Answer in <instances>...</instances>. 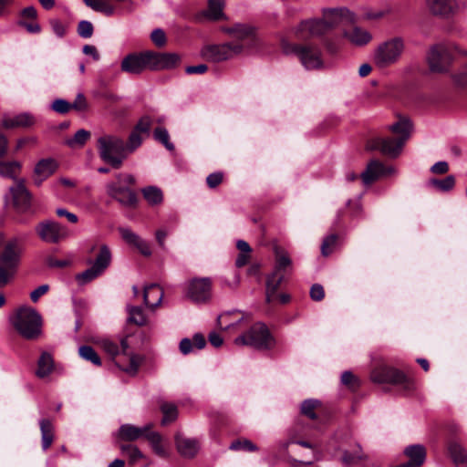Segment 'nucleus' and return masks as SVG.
Wrapping results in <instances>:
<instances>
[{
    "label": "nucleus",
    "instance_id": "1",
    "mask_svg": "<svg viewBox=\"0 0 467 467\" xmlns=\"http://www.w3.org/2000/svg\"><path fill=\"white\" fill-rule=\"evenodd\" d=\"M179 62L180 57L175 53L144 51L126 56L121 61L120 68L123 72L139 75L147 69H171L175 67Z\"/></svg>",
    "mask_w": 467,
    "mask_h": 467
},
{
    "label": "nucleus",
    "instance_id": "2",
    "mask_svg": "<svg viewBox=\"0 0 467 467\" xmlns=\"http://www.w3.org/2000/svg\"><path fill=\"white\" fill-rule=\"evenodd\" d=\"M26 250L24 240L13 236L5 240L0 249V288L16 275Z\"/></svg>",
    "mask_w": 467,
    "mask_h": 467
},
{
    "label": "nucleus",
    "instance_id": "3",
    "mask_svg": "<svg viewBox=\"0 0 467 467\" xmlns=\"http://www.w3.org/2000/svg\"><path fill=\"white\" fill-rule=\"evenodd\" d=\"M389 130L397 134L398 138H375L368 142L367 148L370 150H378L389 157H397L410 136L412 124L410 119L401 118L392 124Z\"/></svg>",
    "mask_w": 467,
    "mask_h": 467
},
{
    "label": "nucleus",
    "instance_id": "4",
    "mask_svg": "<svg viewBox=\"0 0 467 467\" xmlns=\"http://www.w3.org/2000/svg\"><path fill=\"white\" fill-rule=\"evenodd\" d=\"M130 337H104L99 341V347L110 357L112 360L119 355L129 358V365L123 368V371L129 375L134 376L138 373L139 368L143 361L142 356L130 352Z\"/></svg>",
    "mask_w": 467,
    "mask_h": 467
},
{
    "label": "nucleus",
    "instance_id": "5",
    "mask_svg": "<svg viewBox=\"0 0 467 467\" xmlns=\"http://www.w3.org/2000/svg\"><path fill=\"white\" fill-rule=\"evenodd\" d=\"M99 158L114 169H119L128 158L125 141L115 134H103L97 140Z\"/></svg>",
    "mask_w": 467,
    "mask_h": 467
},
{
    "label": "nucleus",
    "instance_id": "6",
    "mask_svg": "<svg viewBox=\"0 0 467 467\" xmlns=\"http://www.w3.org/2000/svg\"><path fill=\"white\" fill-rule=\"evenodd\" d=\"M9 320L17 333L26 339H36L41 334V316L32 307L17 308Z\"/></svg>",
    "mask_w": 467,
    "mask_h": 467
},
{
    "label": "nucleus",
    "instance_id": "7",
    "mask_svg": "<svg viewBox=\"0 0 467 467\" xmlns=\"http://www.w3.org/2000/svg\"><path fill=\"white\" fill-rule=\"evenodd\" d=\"M282 48L286 55H294L306 70H321L326 68L322 50L317 45L282 43Z\"/></svg>",
    "mask_w": 467,
    "mask_h": 467
},
{
    "label": "nucleus",
    "instance_id": "8",
    "mask_svg": "<svg viewBox=\"0 0 467 467\" xmlns=\"http://www.w3.org/2000/svg\"><path fill=\"white\" fill-rule=\"evenodd\" d=\"M405 51V42L400 36L379 43L373 50L372 63L379 69L389 68L400 62Z\"/></svg>",
    "mask_w": 467,
    "mask_h": 467
},
{
    "label": "nucleus",
    "instance_id": "9",
    "mask_svg": "<svg viewBox=\"0 0 467 467\" xmlns=\"http://www.w3.org/2000/svg\"><path fill=\"white\" fill-rule=\"evenodd\" d=\"M134 183L135 179L131 174L119 173L115 182H109L106 185L107 193L123 206H134L137 202V196L128 187V185Z\"/></svg>",
    "mask_w": 467,
    "mask_h": 467
},
{
    "label": "nucleus",
    "instance_id": "10",
    "mask_svg": "<svg viewBox=\"0 0 467 467\" xmlns=\"http://www.w3.org/2000/svg\"><path fill=\"white\" fill-rule=\"evenodd\" d=\"M238 346H250L257 349H269L274 347L275 339L267 327L261 322L254 324L249 330L234 339Z\"/></svg>",
    "mask_w": 467,
    "mask_h": 467
},
{
    "label": "nucleus",
    "instance_id": "11",
    "mask_svg": "<svg viewBox=\"0 0 467 467\" xmlns=\"http://www.w3.org/2000/svg\"><path fill=\"white\" fill-rule=\"evenodd\" d=\"M370 378L376 383H389L399 386L404 392H410L414 389V381L402 371L392 367L380 365L371 371Z\"/></svg>",
    "mask_w": 467,
    "mask_h": 467
},
{
    "label": "nucleus",
    "instance_id": "12",
    "mask_svg": "<svg viewBox=\"0 0 467 467\" xmlns=\"http://www.w3.org/2000/svg\"><path fill=\"white\" fill-rule=\"evenodd\" d=\"M292 261L288 254L283 251L276 250L275 265L273 273L266 280V300L272 302L276 297V291L285 278V271L291 267Z\"/></svg>",
    "mask_w": 467,
    "mask_h": 467
},
{
    "label": "nucleus",
    "instance_id": "13",
    "mask_svg": "<svg viewBox=\"0 0 467 467\" xmlns=\"http://www.w3.org/2000/svg\"><path fill=\"white\" fill-rule=\"evenodd\" d=\"M88 263L91 264V266L76 275V280L81 285L100 276L109 266L111 263V252L109 248L106 244L101 245L95 260L93 262L88 261Z\"/></svg>",
    "mask_w": 467,
    "mask_h": 467
},
{
    "label": "nucleus",
    "instance_id": "14",
    "mask_svg": "<svg viewBox=\"0 0 467 467\" xmlns=\"http://www.w3.org/2000/svg\"><path fill=\"white\" fill-rule=\"evenodd\" d=\"M244 46L240 43L208 45L202 47V56L208 61L222 62L240 54Z\"/></svg>",
    "mask_w": 467,
    "mask_h": 467
},
{
    "label": "nucleus",
    "instance_id": "15",
    "mask_svg": "<svg viewBox=\"0 0 467 467\" xmlns=\"http://www.w3.org/2000/svg\"><path fill=\"white\" fill-rule=\"evenodd\" d=\"M36 232L39 238L47 244H57L69 234L66 226L51 220L40 222L36 226Z\"/></svg>",
    "mask_w": 467,
    "mask_h": 467
},
{
    "label": "nucleus",
    "instance_id": "16",
    "mask_svg": "<svg viewBox=\"0 0 467 467\" xmlns=\"http://www.w3.org/2000/svg\"><path fill=\"white\" fill-rule=\"evenodd\" d=\"M210 277L192 278L187 284V296L197 304L206 303L212 296Z\"/></svg>",
    "mask_w": 467,
    "mask_h": 467
},
{
    "label": "nucleus",
    "instance_id": "17",
    "mask_svg": "<svg viewBox=\"0 0 467 467\" xmlns=\"http://www.w3.org/2000/svg\"><path fill=\"white\" fill-rule=\"evenodd\" d=\"M427 59L431 72L442 73L448 70L451 56L447 47L437 45L431 48Z\"/></svg>",
    "mask_w": 467,
    "mask_h": 467
},
{
    "label": "nucleus",
    "instance_id": "18",
    "mask_svg": "<svg viewBox=\"0 0 467 467\" xmlns=\"http://www.w3.org/2000/svg\"><path fill=\"white\" fill-rule=\"evenodd\" d=\"M328 31L323 19H307L302 21L296 30L297 37L307 39L310 37L319 36Z\"/></svg>",
    "mask_w": 467,
    "mask_h": 467
},
{
    "label": "nucleus",
    "instance_id": "19",
    "mask_svg": "<svg viewBox=\"0 0 467 467\" xmlns=\"http://www.w3.org/2000/svg\"><path fill=\"white\" fill-rule=\"evenodd\" d=\"M395 173L392 166H385L382 162L372 160L367 165L366 170L360 174L361 180L365 185H369L381 176Z\"/></svg>",
    "mask_w": 467,
    "mask_h": 467
},
{
    "label": "nucleus",
    "instance_id": "20",
    "mask_svg": "<svg viewBox=\"0 0 467 467\" xmlns=\"http://www.w3.org/2000/svg\"><path fill=\"white\" fill-rule=\"evenodd\" d=\"M13 205L17 213H26L31 207V195L26 188L24 182L19 181L10 188Z\"/></svg>",
    "mask_w": 467,
    "mask_h": 467
},
{
    "label": "nucleus",
    "instance_id": "21",
    "mask_svg": "<svg viewBox=\"0 0 467 467\" xmlns=\"http://www.w3.org/2000/svg\"><path fill=\"white\" fill-rule=\"evenodd\" d=\"M322 19L329 31L344 21H352L353 15L347 8L324 9Z\"/></svg>",
    "mask_w": 467,
    "mask_h": 467
},
{
    "label": "nucleus",
    "instance_id": "22",
    "mask_svg": "<svg viewBox=\"0 0 467 467\" xmlns=\"http://www.w3.org/2000/svg\"><path fill=\"white\" fill-rule=\"evenodd\" d=\"M119 232L122 239L130 245L135 246L144 256H150L152 252L150 244L142 239L131 229L127 227H119Z\"/></svg>",
    "mask_w": 467,
    "mask_h": 467
},
{
    "label": "nucleus",
    "instance_id": "23",
    "mask_svg": "<svg viewBox=\"0 0 467 467\" xmlns=\"http://www.w3.org/2000/svg\"><path fill=\"white\" fill-rule=\"evenodd\" d=\"M429 11L436 16L448 17L458 8L456 0H426Z\"/></svg>",
    "mask_w": 467,
    "mask_h": 467
},
{
    "label": "nucleus",
    "instance_id": "24",
    "mask_svg": "<svg viewBox=\"0 0 467 467\" xmlns=\"http://www.w3.org/2000/svg\"><path fill=\"white\" fill-rule=\"evenodd\" d=\"M57 169V163L54 159L40 160L34 169V182L40 186L42 182L50 177Z\"/></svg>",
    "mask_w": 467,
    "mask_h": 467
},
{
    "label": "nucleus",
    "instance_id": "25",
    "mask_svg": "<svg viewBox=\"0 0 467 467\" xmlns=\"http://www.w3.org/2000/svg\"><path fill=\"white\" fill-rule=\"evenodd\" d=\"M35 123V118L28 112H23L16 116L4 115L1 125L5 129H16L30 127Z\"/></svg>",
    "mask_w": 467,
    "mask_h": 467
},
{
    "label": "nucleus",
    "instance_id": "26",
    "mask_svg": "<svg viewBox=\"0 0 467 467\" xmlns=\"http://www.w3.org/2000/svg\"><path fill=\"white\" fill-rule=\"evenodd\" d=\"M163 298V291L157 284H150L144 286L143 289V301L144 304L151 308L155 309L159 306Z\"/></svg>",
    "mask_w": 467,
    "mask_h": 467
},
{
    "label": "nucleus",
    "instance_id": "27",
    "mask_svg": "<svg viewBox=\"0 0 467 467\" xmlns=\"http://www.w3.org/2000/svg\"><path fill=\"white\" fill-rule=\"evenodd\" d=\"M175 442L179 453L183 457L192 458L196 455L199 450L198 441L194 439L177 435Z\"/></svg>",
    "mask_w": 467,
    "mask_h": 467
},
{
    "label": "nucleus",
    "instance_id": "28",
    "mask_svg": "<svg viewBox=\"0 0 467 467\" xmlns=\"http://www.w3.org/2000/svg\"><path fill=\"white\" fill-rule=\"evenodd\" d=\"M150 429V425L139 428L131 424H123L119 429V438L121 441H132L145 437L146 432Z\"/></svg>",
    "mask_w": 467,
    "mask_h": 467
},
{
    "label": "nucleus",
    "instance_id": "29",
    "mask_svg": "<svg viewBox=\"0 0 467 467\" xmlns=\"http://www.w3.org/2000/svg\"><path fill=\"white\" fill-rule=\"evenodd\" d=\"M22 164L18 161H7L0 159V177L17 180L21 172Z\"/></svg>",
    "mask_w": 467,
    "mask_h": 467
},
{
    "label": "nucleus",
    "instance_id": "30",
    "mask_svg": "<svg viewBox=\"0 0 467 467\" xmlns=\"http://www.w3.org/2000/svg\"><path fill=\"white\" fill-rule=\"evenodd\" d=\"M222 31L239 41L254 38V28L244 24H236L233 26L223 27Z\"/></svg>",
    "mask_w": 467,
    "mask_h": 467
},
{
    "label": "nucleus",
    "instance_id": "31",
    "mask_svg": "<svg viewBox=\"0 0 467 467\" xmlns=\"http://www.w3.org/2000/svg\"><path fill=\"white\" fill-rule=\"evenodd\" d=\"M404 454L416 467H420L426 459V450L420 444H413L405 448Z\"/></svg>",
    "mask_w": 467,
    "mask_h": 467
},
{
    "label": "nucleus",
    "instance_id": "32",
    "mask_svg": "<svg viewBox=\"0 0 467 467\" xmlns=\"http://www.w3.org/2000/svg\"><path fill=\"white\" fill-rule=\"evenodd\" d=\"M41 431V443L44 451L47 450L54 440V429L49 420L42 419L39 421Z\"/></svg>",
    "mask_w": 467,
    "mask_h": 467
},
{
    "label": "nucleus",
    "instance_id": "33",
    "mask_svg": "<svg viewBox=\"0 0 467 467\" xmlns=\"http://www.w3.org/2000/svg\"><path fill=\"white\" fill-rule=\"evenodd\" d=\"M346 36L351 41V43L357 46H365L368 44L372 39V36L368 31L358 26L348 32Z\"/></svg>",
    "mask_w": 467,
    "mask_h": 467
},
{
    "label": "nucleus",
    "instance_id": "34",
    "mask_svg": "<svg viewBox=\"0 0 467 467\" xmlns=\"http://www.w3.org/2000/svg\"><path fill=\"white\" fill-rule=\"evenodd\" d=\"M54 367L52 356L47 352H43L37 361V368L36 374L38 378L48 376Z\"/></svg>",
    "mask_w": 467,
    "mask_h": 467
},
{
    "label": "nucleus",
    "instance_id": "35",
    "mask_svg": "<svg viewBox=\"0 0 467 467\" xmlns=\"http://www.w3.org/2000/svg\"><path fill=\"white\" fill-rule=\"evenodd\" d=\"M449 451L457 467H467V451L461 444L451 443Z\"/></svg>",
    "mask_w": 467,
    "mask_h": 467
},
{
    "label": "nucleus",
    "instance_id": "36",
    "mask_svg": "<svg viewBox=\"0 0 467 467\" xmlns=\"http://www.w3.org/2000/svg\"><path fill=\"white\" fill-rule=\"evenodd\" d=\"M223 6V0H209L208 8L203 15L210 20L217 21L224 16Z\"/></svg>",
    "mask_w": 467,
    "mask_h": 467
},
{
    "label": "nucleus",
    "instance_id": "37",
    "mask_svg": "<svg viewBox=\"0 0 467 467\" xmlns=\"http://www.w3.org/2000/svg\"><path fill=\"white\" fill-rule=\"evenodd\" d=\"M141 192L150 205H158L163 201L162 192L156 186H147L141 190Z\"/></svg>",
    "mask_w": 467,
    "mask_h": 467
},
{
    "label": "nucleus",
    "instance_id": "38",
    "mask_svg": "<svg viewBox=\"0 0 467 467\" xmlns=\"http://www.w3.org/2000/svg\"><path fill=\"white\" fill-rule=\"evenodd\" d=\"M90 138V132L84 129L78 130L72 138L66 140V144L72 149L82 148Z\"/></svg>",
    "mask_w": 467,
    "mask_h": 467
},
{
    "label": "nucleus",
    "instance_id": "39",
    "mask_svg": "<svg viewBox=\"0 0 467 467\" xmlns=\"http://www.w3.org/2000/svg\"><path fill=\"white\" fill-rule=\"evenodd\" d=\"M145 438L149 441L156 454L161 457L166 456L165 449L161 443V436L158 432L150 431L149 430L145 434Z\"/></svg>",
    "mask_w": 467,
    "mask_h": 467
},
{
    "label": "nucleus",
    "instance_id": "40",
    "mask_svg": "<svg viewBox=\"0 0 467 467\" xmlns=\"http://www.w3.org/2000/svg\"><path fill=\"white\" fill-rule=\"evenodd\" d=\"M119 450L128 456L130 464H135L139 460L144 458L143 453L139 448L132 444H120Z\"/></svg>",
    "mask_w": 467,
    "mask_h": 467
},
{
    "label": "nucleus",
    "instance_id": "41",
    "mask_svg": "<svg viewBox=\"0 0 467 467\" xmlns=\"http://www.w3.org/2000/svg\"><path fill=\"white\" fill-rule=\"evenodd\" d=\"M78 354L83 359L91 362L93 365L101 366V359L92 347L88 345L81 346L78 348Z\"/></svg>",
    "mask_w": 467,
    "mask_h": 467
},
{
    "label": "nucleus",
    "instance_id": "42",
    "mask_svg": "<svg viewBox=\"0 0 467 467\" xmlns=\"http://www.w3.org/2000/svg\"><path fill=\"white\" fill-rule=\"evenodd\" d=\"M129 317L128 321L137 326H144L147 323V317L143 309L140 306L128 307Z\"/></svg>",
    "mask_w": 467,
    "mask_h": 467
},
{
    "label": "nucleus",
    "instance_id": "43",
    "mask_svg": "<svg viewBox=\"0 0 467 467\" xmlns=\"http://www.w3.org/2000/svg\"><path fill=\"white\" fill-rule=\"evenodd\" d=\"M429 184L435 187L441 192H449L455 185V178L453 175H449L444 179H431L429 182Z\"/></svg>",
    "mask_w": 467,
    "mask_h": 467
},
{
    "label": "nucleus",
    "instance_id": "44",
    "mask_svg": "<svg viewBox=\"0 0 467 467\" xmlns=\"http://www.w3.org/2000/svg\"><path fill=\"white\" fill-rule=\"evenodd\" d=\"M229 449L232 451H258V447L253 443L250 440L247 439H238L234 441Z\"/></svg>",
    "mask_w": 467,
    "mask_h": 467
},
{
    "label": "nucleus",
    "instance_id": "45",
    "mask_svg": "<svg viewBox=\"0 0 467 467\" xmlns=\"http://www.w3.org/2000/svg\"><path fill=\"white\" fill-rule=\"evenodd\" d=\"M154 139L162 143L164 147L169 150H173L174 146L171 142H170V135L168 130L165 128L158 127L154 130L153 132Z\"/></svg>",
    "mask_w": 467,
    "mask_h": 467
},
{
    "label": "nucleus",
    "instance_id": "46",
    "mask_svg": "<svg viewBox=\"0 0 467 467\" xmlns=\"http://www.w3.org/2000/svg\"><path fill=\"white\" fill-rule=\"evenodd\" d=\"M163 413L161 423L163 425L168 424L176 420L178 412L177 407L171 403H164L161 407Z\"/></svg>",
    "mask_w": 467,
    "mask_h": 467
},
{
    "label": "nucleus",
    "instance_id": "47",
    "mask_svg": "<svg viewBox=\"0 0 467 467\" xmlns=\"http://www.w3.org/2000/svg\"><path fill=\"white\" fill-rule=\"evenodd\" d=\"M320 405L319 400L309 399L306 400L301 404V413L311 420H315L317 415L315 413V409Z\"/></svg>",
    "mask_w": 467,
    "mask_h": 467
},
{
    "label": "nucleus",
    "instance_id": "48",
    "mask_svg": "<svg viewBox=\"0 0 467 467\" xmlns=\"http://www.w3.org/2000/svg\"><path fill=\"white\" fill-rule=\"evenodd\" d=\"M141 134L136 132L134 130L130 132L127 143L125 142L126 153L129 154L135 151L142 143Z\"/></svg>",
    "mask_w": 467,
    "mask_h": 467
},
{
    "label": "nucleus",
    "instance_id": "49",
    "mask_svg": "<svg viewBox=\"0 0 467 467\" xmlns=\"http://www.w3.org/2000/svg\"><path fill=\"white\" fill-rule=\"evenodd\" d=\"M151 125V118L149 116H143L142 118L140 119V120L138 121L133 130L136 132H139L140 134H145L146 136H149Z\"/></svg>",
    "mask_w": 467,
    "mask_h": 467
},
{
    "label": "nucleus",
    "instance_id": "50",
    "mask_svg": "<svg viewBox=\"0 0 467 467\" xmlns=\"http://www.w3.org/2000/svg\"><path fill=\"white\" fill-rule=\"evenodd\" d=\"M337 235L335 234H332L324 239L321 245V253L324 256H327L333 252L337 244Z\"/></svg>",
    "mask_w": 467,
    "mask_h": 467
},
{
    "label": "nucleus",
    "instance_id": "51",
    "mask_svg": "<svg viewBox=\"0 0 467 467\" xmlns=\"http://www.w3.org/2000/svg\"><path fill=\"white\" fill-rule=\"evenodd\" d=\"M93 25L91 22L87 20H82L78 23V34L79 36L83 38H89L93 35Z\"/></svg>",
    "mask_w": 467,
    "mask_h": 467
},
{
    "label": "nucleus",
    "instance_id": "52",
    "mask_svg": "<svg viewBox=\"0 0 467 467\" xmlns=\"http://www.w3.org/2000/svg\"><path fill=\"white\" fill-rule=\"evenodd\" d=\"M51 109L59 114H66L71 109V104L63 99H57L51 104Z\"/></svg>",
    "mask_w": 467,
    "mask_h": 467
},
{
    "label": "nucleus",
    "instance_id": "53",
    "mask_svg": "<svg viewBox=\"0 0 467 467\" xmlns=\"http://www.w3.org/2000/svg\"><path fill=\"white\" fill-rule=\"evenodd\" d=\"M363 455L361 453V449L359 445H357V449L351 453L349 451H345L342 457V461L346 464H352L361 460Z\"/></svg>",
    "mask_w": 467,
    "mask_h": 467
},
{
    "label": "nucleus",
    "instance_id": "54",
    "mask_svg": "<svg viewBox=\"0 0 467 467\" xmlns=\"http://www.w3.org/2000/svg\"><path fill=\"white\" fill-rule=\"evenodd\" d=\"M341 382L352 389H355L359 386L358 379L350 371H345L342 373Z\"/></svg>",
    "mask_w": 467,
    "mask_h": 467
},
{
    "label": "nucleus",
    "instance_id": "55",
    "mask_svg": "<svg viewBox=\"0 0 467 467\" xmlns=\"http://www.w3.org/2000/svg\"><path fill=\"white\" fill-rule=\"evenodd\" d=\"M47 265L50 268H65L71 265L72 262L69 259H57L49 256L46 260Z\"/></svg>",
    "mask_w": 467,
    "mask_h": 467
},
{
    "label": "nucleus",
    "instance_id": "56",
    "mask_svg": "<svg viewBox=\"0 0 467 467\" xmlns=\"http://www.w3.org/2000/svg\"><path fill=\"white\" fill-rule=\"evenodd\" d=\"M88 101L86 97L83 93H78L74 100V102L71 104V109L83 112L88 109Z\"/></svg>",
    "mask_w": 467,
    "mask_h": 467
},
{
    "label": "nucleus",
    "instance_id": "57",
    "mask_svg": "<svg viewBox=\"0 0 467 467\" xmlns=\"http://www.w3.org/2000/svg\"><path fill=\"white\" fill-rule=\"evenodd\" d=\"M50 26H51L53 33L57 37L61 38L66 35V32H67L66 26L58 19H51Z\"/></svg>",
    "mask_w": 467,
    "mask_h": 467
},
{
    "label": "nucleus",
    "instance_id": "58",
    "mask_svg": "<svg viewBox=\"0 0 467 467\" xmlns=\"http://www.w3.org/2000/svg\"><path fill=\"white\" fill-rule=\"evenodd\" d=\"M150 38L152 42L158 47H162L166 43L165 33L161 28L154 29L151 32Z\"/></svg>",
    "mask_w": 467,
    "mask_h": 467
},
{
    "label": "nucleus",
    "instance_id": "59",
    "mask_svg": "<svg viewBox=\"0 0 467 467\" xmlns=\"http://www.w3.org/2000/svg\"><path fill=\"white\" fill-rule=\"evenodd\" d=\"M325 296L324 288L319 284H315L311 286L310 289V297L314 301H321Z\"/></svg>",
    "mask_w": 467,
    "mask_h": 467
},
{
    "label": "nucleus",
    "instance_id": "60",
    "mask_svg": "<svg viewBox=\"0 0 467 467\" xmlns=\"http://www.w3.org/2000/svg\"><path fill=\"white\" fill-rule=\"evenodd\" d=\"M223 181V173L213 172L207 176L206 182L210 188H215Z\"/></svg>",
    "mask_w": 467,
    "mask_h": 467
},
{
    "label": "nucleus",
    "instance_id": "61",
    "mask_svg": "<svg viewBox=\"0 0 467 467\" xmlns=\"http://www.w3.org/2000/svg\"><path fill=\"white\" fill-rule=\"evenodd\" d=\"M49 290V285H39L38 287H36L35 290H33L31 293H30V299L36 303L38 301V299L40 298V296H42L43 295H45L47 291Z\"/></svg>",
    "mask_w": 467,
    "mask_h": 467
},
{
    "label": "nucleus",
    "instance_id": "62",
    "mask_svg": "<svg viewBox=\"0 0 467 467\" xmlns=\"http://www.w3.org/2000/svg\"><path fill=\"white\" fill-rule=\"evenodd\" d=\"M449 171V165L446 161H438L431 167V171L434 174H444Z\"/></svg>",
    "mask_w": 467,
    "mask_h": 467
},
{
    "label": "nucleus",
    "instance_id": "63",
    "mask_svg": "<svg viewBox=\"0 0 467 467\" xmlns=\"http://www.w3.org/2000/svg\"><path fill=\"white\" fill-rule=\"evenodd\" d=\"M180 351L183 354V355H187L189 353H191L193 349V344L192 342V340L190 338H182L180 342Z\"/></svg>",
    "mask_w": 467,
    "mask_h": 467
},
{
    "label": "nucleus",
    "instance_id": "64",
    "mask_svg": "<svg viewBox=\"0 0 467 467\" xmlns=\"http://www.w3.org/2000/svg\"><path fill=\"white\" fill-rule=\"evenodd\" d=\"M56 213L57 216L66 217L72 223H76L78 222V216L75 213L68 212L67 209L58 208Z\"/></svg>",
    "mask_w": 467,
    "mask_h": 467
}]
</instances>
